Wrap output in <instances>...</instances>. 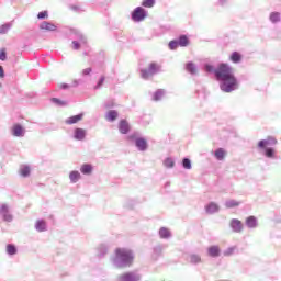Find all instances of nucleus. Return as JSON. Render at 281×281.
<instances>
[{
    "mask_svg": "<svg viewBox=\"0 0 281 281\" xmlns=\"http://www.w3.org/2000/svg\"><path fill=\"white\" fill-rule=\"evenodd\" d=\"M80 172L81 175H86V176L92 175L93 166L91 164H83L80 167Z\"/></svg>",
    "mask_w": 281,
    "mask_h": 281,
    "instance_id": "nucleus-19",
    "label": "nucleus"
},
{
    "mask_svg": "<svg viewBox=\"0 0 281 281\" xmlns=\"http://www.w3.org/2000/svg\"><path fill=\"white\" fill-rule=\"evenodd\" d=\"M190 43V41L188 40V37L186 35H181L178 40V45L180 47H188V44Z\"/></svg>",
    "mask_w": 281,
    "mask_h": 281,
    "instance_id": "nucleus-32",
    "label": "nucleus"
},
{
    "mask_svg": "<svg viewBox=\"0 0 281 281\" xmlns=\"http://www.w3.org/2000/svg\"><path fill=\"white\" fill-rule=\"evenodd\" d=\"M226 207L232 209V207H238L240 205V202L236 200H227L225 202Z\"/></svg>",
    "mask_w": 281,
    "mask_h": 281,
    "instance_id": "nucleus-35",
    "label": "nucleus"
},
{
    "mask_svg": "<svg viewBox=\"0 0 281 281\" xmlns=\"http://www.w3.org/2000/svg\"><path fill=\"white\" fill-rule=\"evenodd\" d=\"M246 226L249 229H256L258 227V218L256 216L251 215L246 218Z\"/></svg>",
    "mask_w": 281,
    "mask_h": 281,
    "instance_id": "nucleus-17",
    "label": "nucleus"
},
{
    "mask_svg": "<svg viewBox=\"0 0 281 281\" xmlns=\"http://www.w3.org/2000/svg\"><path fill=\"white\" fill-rule=\"evenodd\" d=\"M35 229L37 232H45L47 229V223H45V221H43V220H38L35 223Z\"/></svg>",
    "mask_w": 281,
    "mask_h": 281,
    "instance_id": "nucleus-27",
    "label": "nucleus"
},
{
    "mask_svg": "<svg viewBox=\"0 0 281 281\" xmlns=\"http://www.w3.org/2000/svg\"><path fill=\"white\" fill-rule=\"evenodd\" d=\"M157 74H161V65L157 63H150L148 68L140 70L143 80H148V78H153V76H157Z\"/></svg>",
    "mask_w": 281,
    "mask_h": 281,
    "instance_id": "nucleus-4",
    "label": "nucleus"
},
{
    "mask_svg": "<svg viewBox=\"0 0 281 281\" xmlns=\"http://www.w3.org/2000/svg\"><path fill=\"white\" fill-rule=\"evenodd\" d=\"M116 281H142V273L137 270L123 272L116 277Z\"/></svg>",
    "mask_w": 281,
    "mask_h": 281,
    "instance_id": "nucleus-5",
    "label": "nucleus"
},
{
    "mask_svg": "<svg viewBox=\"0 0 281 281\" xmlns=\"http://www.w3.org/2000/svg\"><path fill=\"white\" fill-rule=\"evenodd\" d=\"M146 16H148V13L142 7H137L132 12V20L135 21L136 23L144 21V19H146Z\"/></svg>",
    "mask_w": 281,
    "mask_h": 281,
    "instance_id": "nucleus-7",
    "label": "nucleus"
},
{
    "mask_svg": "<svg viewBox=\"0 0 281 281\" xmlns=\"http://www.w3.org/2000/svg\"><path fill=\"white\" fill-rule=\"evenodd\" d=\"M78 41H72L74 49H80L81 45H87V37L81 33H77Z\"/></svg>",
    "mask_w": 281,
    "mask_h": 281,
    "instance_id": "nucleus-16",
    "label": "nucleus"
},
{
    "mask_svg": "<svg viewBox=\"0 0 281 281\" xmlns=\"http://www.w3.org/2000/svg\"><path fill=\"white\" fill-rule=\"evenodd\" d=\"M7 254L9 256H15V254H16V246H14L12 244L7 245Z\"/></svg>",
    "mask_w": 281,
    "mask_h": 281,
    "instance_id": "nucleus-36",
    "label": "nucleus"
},
{
    "mask_svg": "<svg viewBox=\"0 0 281 281\" xmlns=\"http://www.w3.org/2000/svg\"><path fill=\"white\" fill-rule=\"evenodd\" d=\"M164 166L165 168H175V160L172 158H166Z\"/></svg>",
    "mask_w": 281,
    "mask_h": 281,
    "instance_id": "nucleus-39",
    "label": "nucleus"
},
{
    "mask_svg": "<svg viewBox=\"0 0 281 281\" xmlns=\"http://www.w3.org/2000/svg\"><path fill=\"white\" fill-rule=\"evenodd\" d=\"M231 60H232V63L238 64V63H240V60H243V56H240V53L234 52L231 55Z\"/></svg>",
    "mask_w": 281,
    "mask_h": 281,
    "instance_id": "nucleus-33",
    "label": "nucleus"
},
{
    "mask_svg": "<svg viewBox=\"0 0 281 281\" xmlns=\"http://www.w3.org/2000/svg\"><path fill=\"white\" fill-rule=\"evenodd\" d=\"M182 168H184V170H192V160H190L189 158H183Z\"/></svg>",
    "mask_w": 281,
    "mask_h": 281,
    "instance_id": "nucleus-34",
    "label": "nucleus"
},
{
    "mask_svg": "<svg viewBox=\"0 0 281 281\" xmlns=\"http://www.w3.org/2000/svg\"><path fill=\"white\" fill-rule=\"evenodd\" d=\"M30 172H32V169H30V166L23 165L20 168V175L21 177L27 178L30 176Z\"/></svg>",
    "mask_w": 281,
    "mask_h": 281,
    "instance_id": "nucleus-29",
    "label": "nucleus"
},
{
    "mask_svg": "<svg viewBox=\"0 0 281 281\" xmlns=\"http://www.w3.org/2000/svg\"><path fill=\"white\" fill-rule=\"evenodd\" d=\"M11 133L13 137H25V127L21 124H15L11 128Z\"/></svg>",
    "mask_w": 281,
    "mask_h": 281,
    "instance_id": "nucleus-10",
    "label": "nucleus"
},
{
    "mask_svg": "<svg viewBox=\"0 0 281 281\" xmlns=\"http://www.w3.org/2000/svg\"><path fill=\"white\" fill-rule=\"evenodd\" d=\"M0 78H5V71L3 70V66H0Z\"/></svg>",
    "mask_w": 281,
    "mask_h": 281,
    "instance_id": "nucleus-47",
    "label": "nucleus"
},
{
    "mask_svg": "<svg viewBox=\"0 0 281 281\" xmlns=\"http://www.w3.org/2000/svg\"><path fill=\"white\" fill-rule=\"evenodd\" d=\"M92 69L91 68H86L82 70L81 76H89L91 74Z\"/></svg>",
    "mask_w": 281,
    "mask_h": 281,
    "instance_id": "nucleus-45",
    "label": "nucleus"
},
{
    "mask_svg": "<svg viewBox=\"0 0 281 281\" xmlns=\"http://www.w3.org/2000/svg\"><path fill=\"white\" fill-rule=\"evenodd\" d=\"M164 95H166V90L158 89L153 95L154 102H159V100H161Z\"/></svg>",
    "mask_w": 281,
    "mask_h": 281,
    "instance_id": "nucleus-26",
    "label": "nucleus"
},
{
    "mask_svg": "<svg viewBox=\"0 0 281 281\" xmlns=\"http://www.w3.org/2000/svg\"><path fill=\"white\" fill-rule=\"evenodd\" d=\"M207 255L211 258H218L221 256V248L218 246H210L207 248Z\"/></svg>",
    "mask_w": 281,
    "mask_h": 281,
    "instance_id": "nucleus-18",
    "label": "nucleus"
},
{
    "mask_svg": "<svg viewBox=\"0 0 281 281\" xmlns=\"http://www.w3.org/2000/svg\"><path fill=\"white\" fill-rule=\"evenodd\" d=\"M204 210L206 214H216L220 212L221 206H218V204L215 202H210L209 204L205 205Z\"/></svg>",
    "mask_w": 281,
    "mask_h": 281,
    "instance_id": "nucleus-15",
    "label": "nucleus"
},
{
    "mask_svg": "<svg viewBox=\"0 0 281 281\" xmlns=\"http://www.w3.org/2000/svg\"><path fill=\"white\" fill-rule=\"evenodd\" d=\"M186 69L189 74H191V76H195L196 74V65H194V63L189 61L186 66Z\"/></svg>",
    "mask_w": 281,
    "mask_h": 281,
    "instance_id": "nucleus-30",
    "label": "nucleus"
},
{
    "mask_svg": "<svg viewBox=\"0 0 281 281\" xmlns=\"http://www.w3.org/2000/svg\"><path fill=\"white\" fill-rule=\"evenodd\" d=\"M59 88H60V89H69V85H67V83H61V85H59Z\"/></svg>",
    "mask_w": 281,
    "mask_h": 281,
    "instance_id": "nucleus-49",
    "label": "nucleus"
},
{
    "mask_svg": "<svg viewBox=\"0 0 281 281\" xmlns=\"http://www.w3.org/2000/svg\"><path fill=\"white\" fill-rule=\"evenodd\" d=\"M117 111L115 110H110L106 114H105V120H108V122H115L117 120Z\"/></svg>",
    "mask_w": 281,
    "mask_h": 281,
    "instance_id": "nucleus-24",
    "label": "nucleus"
},
{
    "mask_svg": "<svg viewBox=\"0 0 281 281\" xmlns=\"http://www.w3.org/2000/svg\"><path fill=\"white\" fill-rule=\"evenodd\" d=\"M70 183H78L79 179H82L80 171L74 170L69 173Z\"/></svg>",
    "mask_w": 281,
    "mask_h": 281,
    "instance_id": "nucleus-20",
    "label": "nucleus"
},
{
    "mask_svg": "<svg viewBox=\"0 0 281 281\" xmlns=\"http://www.w3.org/2000/svg\"><path fill=\"white\" fill-rule=\"evenodd\" d=\"M156 0H143V8H155Z\"/></svg>",
    "mask_w": 281,
    "mask_h": 281,
    "instance_id": "nucleus-38",
    "label": "nucleus"
},
{
    "mask_svg": "<svg viewBox=\"0 0 281 281\" xmlns=\"http://www.w3.org/2000/svg\"><path fill=\"white\" fill-rule=\"evenodd\" d=\"M79 82L78 80H74V87H78Z\"/></svg>",
    "mask_w": 281,
    "mask_h": 281,
    "instance_id": "nucleus-50",
    "label": "nucleus"
},
{
    "mask_svg": "<svg viewBox=\"0 0 281 281\" xmlns=\"http://www.w3.org/2000/svg\"><path fill=\"white\" fill-rule=\"evenodd\" d=\"M52 102H54V104H57L58 106H67V102L60 101V99L58 98H53Z\"/></svg>",
    "mask_w": 281,
    "mask_h": 281,
    "instance_id": "nucleus-40",
    "label": "nucleus"
},
{
    "mask_svg": "<svg viewBox=\"0 0 281 281\" xmlns=\"http://www.w3.org/2000/svg\"><path fill=\"white\" fill-rule=\"evenodd\" d=\"M204 69L207 74H212L216 77V80L220 82V88L224 93H232L238 89V80L234 76V69L227 64H221L215 70L214 66L206 64Z\"/></svg>",
    "mask_w": 281,
    "mask_h": 281,
    "instance_id": "nucleus-1",
    "label": "nucleus"
},
{
    "mask_svg": "<svg viewBox=\"0 0 281 281\" xmlns=\"http://www.w3.org/2000/svg\"><path fill=\"white\" fill-rule=\"evenodd\" d=\"M229 227L235 234H240V232H243V222L238 218H233L231 220Z\"/></svg>",
    "mask_w": 281,
    "mask_h": 281,
    "instance_id": "nucleus-11",
    "label": "nucleus"
},
{
    "mask_svg": "<svg viewBox=\"0 0 281 281\" xmlns=\"http://www.w3.org/2000/svg\"><path fill=\"white\" fill-rule=\"evenodd\" d=\"M104 77H101L97 83V86L94 87V89H102V85H104Z\"/></svg>",
    "mask_w": 281,
    "mask_h": 281,
    "instance_id": "nucleus-44",
    "label": "nucleus"
},
{
    "mask_svg": "<svg viewBox=\"0 0 281 281\" xmlns=\"http://www.w3.org/2000/svg\"><path fill=\"white\" fill-rule=\"evenodd\" d=\"M110 262L114 269H128L135 262V252L128 248H116Z\"/></svg>",
    "mask_w": 281,
    "mask_h": 281,
    "instance_id": "nucleus-2",
    "label": "nucleus"
},
{
    "mask_svg": "<svg viewBox=\"0 0 281 281\" xmlns=\"http://www.w3.org/2000/svg\"><path fill=\"white\" fill-rule=\"evenodd\" d=\"M0 216L5 223H12V221H14V215H12V212L10 211V205L5 203L0 205Z\"/></svg>",
    "mask_w": 281,
    "mask_h": 281,
    "instance_id": "nucleus-6",
    "label": "nucleus"
},
{
    "mask_svg": "<svg viewBox=\"0 0 281 281\" xmlns=\"http://www.w3.org/2000/svg\"><path fill=\"white\" fill-rule=\"evenodd\" d=\"M188 261L191 263V265H199L201 262V256L200 255H196V254H191L189 255L188 257Z\"/></svg>",
    "mask_w": 281,
    "mask_h": 281,
    "instance_id": "nucleus-28",
    "label": "nucleus"
},
{
    "mask_svg": "<svg viewBox=\"0 0 281 281\" xmlns=\"http://www.w3.org/2000/svg\"><path fill=\"white\" fill-rule=\"evenodd\" d=\"M119 131L122 135H128V132L131 131V125L128 124L127 120L120 121Z\"/></svg>",
    "mask_w": 281,
    "mask_h": 281,
    "instance_id": "nucleus-14",
    "label": "nucleus"
},
{
    "mask_svg": "<svg viewBox=\"0 0 281 281\" xmlns=\"http://www.w3.org/2000/svg\"><path fill=\"white\" fill-rule=\"evenodd\" d=\"M177 47H180L178 40H173V41L169 42L170 49H177Z\"/></svg>",
    "mask_w": 281,
    "mask_h": 281,
    "instance_id": "nucleus-42",
    "label": "nucleus"
},
{
    "mask_svg": "<svg viewBox=\"0 0 281 281\" xmlns=\"http://www.w3.org/2000/svg\"><path fill=\"white\" fill-rule=\"evenodd\" d=\"M85 117V113H79L77 115L70 116L68 119L65 120V124H67L68 126H71L74 124H78V122H82Z\"/></svg>",
    "mask_w": 281,
    "mask_h": 281,
    "instance_id": "nucleus-12",
    "label": "nucleus"
},
{
    "mask_svg": "<svg viewBox=\"0 0 281 281\" xmlns=\"http://www.w3.org/2000/svg\"><path fill=\"white\" fill-rule=\"evenodd\" d=\"M40 30H44L45 32H56V30H58V26H56V24L52 22L44 21L40 24Z\"/></svg>",
    "mask_w": 281,
    "mask_h": 281,
    "instance_id": "nucleus-13",
    "label": "nucleus"
},
{
    "mask_svg": "<svg viewBox=\"0 0 281 281\" xmlns=\"http://www.w3.org/2000/svg\"><path fill=\"white\" fill-rule=\"evenodd\" d=\"M12 29V24L7 23L0 26V34H8L10 30Z\"/></svg>",
    "mask_w": 281,
    "mask_h": 281,
    "instance_id": "nucleus-37",
    "label": "nucleus"
},
{
    "mask_svg": "<svg viewBox=\"0 0 281 281\" xmlns=\"http://www.w3.org/2000/svg\"><path fill=\"white\" fill-rule=\"evenodd\" d=\"M162 251H164V246L158 245V246L154 247L153 258H155V260H157V258H159V256H161Z\"/></svg>",
    "mask_w": 281,
    "mask_h": 281,
    "instance_id": "nucleus-31",
    "label": "nucleus"
},
{
    "mask_svg": "<svg viewBox=\"0 0 281 281\" xmlns=\"http://www.w3.org/2000/svg\"><path fill=\"white\" fill-rule=\"evenodd\" d=\"M225 155H227V151H225L223 148H218L214 153V157L217 159V161H223V159H225Z\"/></svg>",
    "mask_w": 281,
    "mask_h": 281,
    "instance_id": "nucleus-22",
    "label": "nucleus"
},
{
    "mask_svg": "<svg viewBox=\"0 0 281 281\" xmlns=\"http://www.w3.org/2000/svg\"><path fill=\"white\" fill-rule=\"evenodd\" d=\"M135 146L137 150H139L140 153H146V150H148V142L146 140V138H143V137L136 138Z\"/></svg>",
    "mask_w": 281,
    "mask_h": 281,
    "instance_id": "nucleus-8",
    "label": "nucleus"
},
{
    "mask_svg": "<svg viewBox=\"0 0 281 281\" xmlns=\"http://www.w3.org/2000/svg\"><path fill=\"white\" fill-rule=\"evenodd\" d=\"M87 137V130L81 127H76L74 131V139L77 142H85Z\"/></svg>",
    "mask_w": 281,
    "mask_h": 281,
    "instance_id": "nucleus-9",
    "label": "nucleus"
},
{
    "mask_svg": "<svg viewBox=\"0 0 281 281\" xmlns=\"http://www.w3.org/2000/svg\"><path fill=\"white\" fill-rule=\"evenodd\" d=\"M170 236H172V234L170 233V229L166 228V227H161L159 229V237L167 240L168 238H170Z\"/></svg>",
    "mask_w": 281,
    "mask_h": 281,
    "instance_id": "nucleus-25",
    "label": "nucleus"
},
{
    "mask_svg": "<svg viewBox=\"0 0 281 281\" xmlns=\"http://www.w3.org/2000/svg\"><path fill=\"white\" fill-rule=\"evenodd\" d=\"M229 0H218V5H226Z\"/></svg>",
    "mask_w": 281,
    "mask_h": 281,
    "instance_id": "nucleus-48",
    "label": "nucleus"
},
{
    "mask_svg": "<svg viewBox=\"0 0 281 281\" xmlns=\"http://www.w3.org/2000/svg\"><path fill=\"white\" fill-rule=\"evenodd\" d=\"M269 21L272 22L273 24L280 23L281 21V13L280 12H271L269 15Z\"/></svg>",
    "mask_w": 281,
    "mask_h": 281,
    "instance_id": "nucleus-23",
    "label": "nucleus"
},
{
    "mask_svg": "<svg viewBox=\"0 0 281 281\" xmlns=\"http://www.w3.org/2000/svg\"><path fill=\"white\" fill-rule=\"evenodd\" d=\"M234 251H236V247H229L226 250H224L223 256H233Z\"/></svg>",
    "mask_w": 281,
    "mask_h": 281,
    "instance_id": "nucleus-41",
    "label": "nucleus"
},
{
    "mask_svg": "<svg viewBox=\"0 0 281 281\" xmlns=\"http://www.w3.org/2000/svg\"><path fill=\"white\" fill-rule=\"evenodd\" d=\"M49 14L47 13V11H42L37 14V19L43 20V19H48Z\"/></svg>",
    "mask_w": 281,
    "mask_h": 281,
    "instance_id": "nucleus-43",
    "label": "nucleus"
},
{
    "mask_svg": "<svg viewBox=\"0 0 281 281\" xmlns=\"http://www.w3.org/2000/svg\"><path fill=\"white\" fill-rule=\"evenodd\" d=\"M97 250H98L99 258H102V257L106 256V254L109 252V246H106L105 244H101V245H99Z\"/></svg>",
    "mask_w": 281,
    "mask_h": 281,
    "instance_id": "nucleus-21",
    "label": "nucleus"
},
{
    "mask_svg": "<svg viewBox=\"0 0 281 281\" xmlns=\"http://www.w3.org/2000/svg\"><path fill=\"white\" fill-rule=\"evenodd\" d=\"M0 87H1V82H0Z\"/></svg>",
    "mask_w": 281,
    "mask_h": 281,
    "instance_id": "nucleus-51",
    "label": "nucleus"
},
{
    "mask_svg": "<svg viewBox=\"0 0 281 281\" xmlns=\"http://www.w3.org/2000/svg\"><path fill=\"white\" fill-rule=\"evenodd\" d=\"M276 144H278V140L269 136L266 139L259 140L258 148L259 150H263V155L268 159H276V149L273 147H268V146H276Z\"/></svg>",
    "mask_w": 281,
    "mask_h": 281,
    "instance_id": "nucleus-3",
    "label": "nucleus"
},
{
    "mask_svg": "<svg viewBox=\"0 0 281 281\" xmlns=\"http://www.w3.org/2000/svg\"><path fill=\"white\" fill-rule=\"evenodd\" d=\"M8 55L5 54V50L0 52V60H7Z\"/></svg>",
    "mask_w": 281,
    "mask_h": 281,
    "instance_id": "nucleus-46",
    "label": "nucleus"
}]
</instances>
